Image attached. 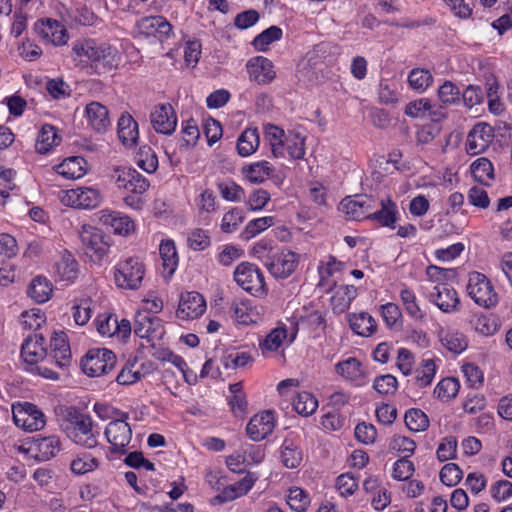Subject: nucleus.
<instances>
[{
  "label": "nucleus",
  "mask_w": 512,
  "mask_h": 512,
  "mask_svg": "<svg viewBox=\"0 0 512 512\" xmlns=\"http://www.w3.org/2000/svg\"><path fill=\"white\" fill-rule=\"evenodd\" d=\"M380 206V209H373L370 212L368 219L376 221L381 226L395 228L398 213L397 205L390 198H386L380 201Z\"/></svg>",
  "instance_id": "c756f323"
},
{
  "label": "nucleus",
  "mask_w": 512,
  "mask_h": 512,
  "mask_svg": "<svg viewBox=\"0 0 512 512\" xmlns=\"http://www.w3.org/2000/svg\"><path fill=\"white\" fill-rule=\"evenodd\" d=\"M438 99L444 106L453 105L460 100V90L451 81L446 80L437 91Z\"/></svg>",
  "instance_id": "052dcab7"
},
{
  "label": "nucleus",
  "mask_w": 512,
  "mask_h": 512,
  "mask_svg": "<svg viewBox=\"0 0 512 512\" xmlns=\"http://www.w3.org/2000/svg\"><path fill=\"white\" fill-rule=\"evenodd\" d=\"M471 173L474 179L481 184L488 185L489 181L494 179L493 164L484 157L476 159L471 164Z\"/></svg>",
  "instance_id": "de8ad7c7"
},
{
  "label": "nucleus",
  "mask_w": 512,
  "mask_h": 512,
  "mask_svg": "<svg viewBox=\"0 0 512 512\" xmlns=\"http://www.w3.org/2000/svg\"><path fill=\"white\" fill-rule=\"evenodd\" d=\"M62 428L76 445L85 449H93L98 445V433L93 430L91 416L73 406L63 410Z\"/></svg>",
  "instance_id": "f03ea898"
},
{
  "label": "nucleus",
  "mask_w": 512,
  "mask_h": 512,
  "mask_svg": "<svg viewBox=\"0 0 512 512\" xmlns=\"http://www.w3.org/2000/svg\"><path fill=\"white\" fill-rule=\"evenodd\" d=\"M61 137L57 134L54 126L45 124L38 133L35 149L39 154H46L58 145Z\"/></svg>",
  "instance_id": "72a5a7b5"
},
{
  "label": "nucleus",
  "mask_w": 512,
  "mask_h": 512,
  "mask_svg": "<svg viewBox=\"0 0 512 512\" xmlns=\"http://www.w3.org/2000/svg\"><path fill=\"white\" fill-rule=\"evenodd\" d=\"M351 329L360 336H370L376 329V322L371 315L365 312L349 316Z\"/></svg>",
  "instance_id": "ea45409f"
},
{
  "label": "nucleus",
  "mask_w": 512,
  "mask_h": 512,
  "mask_svg": "<svg viewBox=\"0 0 512 512\" xmlns=\"http://www.w3.org/2000/svg\"><path fill=\"white\" fill-rule=\"evenodd\" d=\"M244 214L240 208H232L230 211L223 215L221 221V230L225 233L235 231L238 226L243 222Z\"/></svg>",
  "instance_id": "69168bd1"
},
{
  "label": "nucleus",
  "mask_w": 512,
  "mask_h": 512,
  "mask_svg": "<svg viewBox=\"0 0 512 512\" xmlns=\"http://www.w3.org/2000/svg\"><path fill=\"white\" fill-rule=\"evenodd\" d=\"M85 164L82 157H69L57 165L56 171L66 179H79L86 173Z\"/></svg>",
  "instance_id": "f704fd0d"
},
{
  "label": "nucleus",
  "mask_w": 512,
  "mask_h": 512,
  "mask_svg": "<svg viewBox=\"0 0 512 512\" xmlns=\"http://www.w3.org/2000/svg\"><path fill=\"white\" fill-rule=\"evenodd\" d=\"M405 425L410 431L422 432L429 427V418L422 410L411 408L405 413Z\"/></svg>",
  "instance_id": "5fc2aeb1"
},
{
  "label": "nucleus",
  "mask_w": 512,
  "mask_h": 512,
  "mask_svg": "<svg viewBox=\"0 0 512 512\" xmlns=\"http://www.w3.org/2000/svg\"><path fill=\"white\" fill-rule=\"evenodd\" d=\"M397 387V379L391 374L378 376L373 382L374 390L381 395L394 394L397 390Z\"/></svg>",
  "instance_id": "774afa93"
},
{
  "label": "nucleus",
  "mask_w": 512,
  "mask_h": 512,
  "mask_svg": "<svg viewBox=\"0 0 512 512\" xmlns=\"http://www.w3.org/2000/svg\"><path fill=\"white\" fill-rule=\"evenodd\" d=\"M318 407V400L316 397L307 391H302L296 394L293 398L294 410L305 417L312 415Z\"/></svg>",
  "instance_id": "a18cd8bd"
},
{
  "label": "nucleus",
  "mask_w": 512,
  "mask_h": 512,
  "mask_svg": "<svg viewBox=\"0 0 512 512\" xmlns=\"http://www.w3.org/2000/svg\"><path fill=\"white\" fill-rule=\"evenodd\" d=\"M264 137L269 143L271 152L275 158L284 157L285 131L271 123L264 125Z\"/></svg>",
  "instance_id": "473e14b6"
},
{
  "label": "nucleus",
  "mask_w": 512,
  "mask_h": 512,
  "mask_svg": "<svg viewBox=\"0 0 512 512\" xmlns=\"http://www.w3.org/2000/svg\"><path fill=\"white\" fill-rule=\"evenodd\" d=\"M206 310V301L198 292H187L181 296L177 316L181 319H195Z\"/></svg>",
  "instance_id": "4be33fe9"
},
{
  "label": "nucleus",
  "mask_w": 512,
  "mask_h": 512,
  "mask_svg": "<svg viewBox=\"0 0 512 512\" xmlns=\"http://www.w3.org/2000/svg\"><path fill=\"white\" fill-rule=\"evenodd\" d=\"M187 241L189 247L195 251H202L211 244L208 231L201 228L192 230L188 235Z\"/></svg>",
  "instance_id": "338daca9"
},
{
  "label": "nucleus",
  "mask_w": 512,
  "mask_h": 512,
  "mask_svg": "<svg viewBox=\"0 0 512 512\" xmlns=\"http://www.w3.org/2000/svg\"><path fill=\"white\" fill-rule=\"evenodd\" d=\"M433 81L431 72L424 68H414L408 74L409 86L418 93L425 92L433 84Z\"/></svg>",
  "instance_id": "c03bdc74"
},
{
  "label": "nucleus",
  "mask_w": 512,
  "mask_h": 512,
  "mask_svg": "<svg viewBox=\"0 0 512 512\" xmlns=\"http://www.w3.org/2000/svg\"><path fill=\"white\" fill-rule=\"evenodd\" d=\"M159 254L162 266L168 276H171L178 266V254L172 240H164L160 243Z\"/></svg>",
  "instance_id": "4c0bfd02"
},
{
  "label": "nucleus",
  "mask_w": 512,
  "mask_h": 512,
  "mask_svg": "<svg viewBox=\"0 0 512 512\" xmlns=\"http://www.w3.org/2000/svg\"><path fill=\"white\" fill-rule=\"evenodd\" d=\"M12 415L15 425L27 432L39 431L46 425L44 413L29 402L13 404Z\"/></svg>",
  "instance_id": "1a4fd4ad"
},
{
  "label": "nucleus",
  "mask_w": 512,
  "mask_h": 512,
  "mask_svg": "<svg viewBox=\"0 0 512 512\" xmlns=\"http://www.w3.org/2000/svg\"><path fill=\"white\" fill-rule=\"evenodd\" d=\"M72 54L74 60L78 58L80 62L89 61L98 74L116 69L121 61L117 48L92 39L76 41L72 46Z\"/></svg>",
  "instance_id": "f257e3e1"
},
{
  "label": "nucleus",
  "mask_w": 512,
  "mask_h": 512,
  "mask_svg": "<svg viewBox=\"0 0 512 512\" xmlns=\"http://www.w3.org/2000/svg\"><path fill=\"white\" fill-rule=\"evenodd\" d=\"M134 333L149 342L161 339L164 333L162 321L145 310L137 311L134 317Z\"/></svg>",
  "instance_id": "f8f14e48"
},
{
  "label": "nucleus",
  "mask_w": 512,
  "mask_h": 512,
  "mask_svg": "<svg viewBox=\"0 0 512 512\" xmlns=\"http://www.w3.org/2000/svg\"><path fill=\"white\" fill-rule=\"evenodd\" d=\"M335 372L345 381L353 383L355 386L365 384V372L362 363L355 357H349L335 365Z\"/></svg>",
  "instance_id": "a878e982"
},
{
  "label": "nucleus",
  "mask_w": 512,
  "mask_h": 512,
  "mask_svg": "<svg viewBox=\"0 0 512 512\" xmlns=\"http://www.w3.org/2000/svg\"><path fill=\"white\" fill-rule=\"evenodd\" d=\"M302 461V452L292 440L285 439L281 447V462L286 468H297Z\"/></svg>",
  "instance_id": "8fccbe9b"
},
{
  "label": "nucleus",
  "mask_w": 512,
  "mask_h": 512,
  "mask_svg": "<svg viewBox=\"0 0 512 512\" xmlns=\"http://www.w3.org/2000/svg\"><path fill=\"white\" fill-rule=\"evenodd\" d=\"M492 139V128L486 123H477L471 129L466 139V151L470 155H477L488 148Z\"/></svg>",
  "instance_id": "aec40b11"
},
{
  "label": "nucleus",
  "mask_w": 512,
  "mask_h": 512,
  "mask_svg": "<svg viewBox=\"0 0 512 512\" xmlns=\"http://www.w3.org/2000/svg\"><path fill=\"white\" fill-rule=\"evenodd\" d=\"M233 277L238 286L253 296L263 297L268 292L262 271L253 263L237 265Z\"/></svg>",
  "instance_id": "39448f33"
},
{
  "label": "nucleus",
  "mask_w": 512,
  "mask_h": 512,
  "mask_svg": "<svg viewBox=\"0 0 512 512\" xmlns=\"http://www.w3.org/2000/svg\"><path fill=\"white\" fill-rule=\"evenodd\" d=\"M102 201L99 190L92 187H78L68 190L62 197V202L71 207L93 209Z\"/></svg>",
  "instance_id": "4468645a"
},
{
  "label": "nucleus",
  "mask_w": 512,
  "mask_h": 512,
  "mask_svg": "<svg viewBox=\"0 0 512 512\" xmlns=\"http://www.w3.org/2000/svg\"><path fill=\"white\" fill-rule=\"evenodd\" d=\"M440 341L445 348L455 354L463 352L468 346L465 335L459 332H446L440 337Z\"/></svg>",
  "instance_id": "13d9d810"
},
{
  "label": "nucleus",
  "mask_w": 512,
  "mask_h": 512,
  "mask_svg": "<svg viewBox=\"0 0 512 512\" xmlns=\"http://www.w3.org/2000/svg\"><path fill=\"white\" fill-rule=\"evenodd\" d=\"M51 282L42 276H37L28 287V295L37 303H44L48 301L52 295Z\"/></svg>",
  "instance_id": "58836bf2"
},
{
  "label": "nucleus",
  "mask_w": 512,
  "mask_h": 512,
  "mask_svg": "<svg viewBox=\"0 0 512 512\" xmlns=\"http://www.w3.org/2000/svg\"><path fill=\"white\" fill-rule=\"evenodd\" d=\"M299 258V254L291 250L277 249L265 256L264 266L274 278L285 279L295 271Z\"/></svg>",
  "instance_id": "9d476101"
},
{
  "label": "nucleus",
  "mask_w": 512,
  "mask_h": 512,
  "mask_svg": "<svg viewBox=\"0 0 512 512\" xmlns=\"http://www.w3.org/2000/svg\"><path fill=\"white\" fill-rule=\"evenodd\" d=\"M282 35V29L273 25L258 34L252 41V45L258 51H265L271 43L280 40Z\"/></svg>",
  "instance_id": "864d4df0"
},
{
  "label": "nucleus",
  "mask_w": 512,
  "mask_h": 512,
  "mask_svg": "<svg viewBox=\"0 0 512 512\" xmlns=\"http://www.w3.org/2000/svg\"><path fill=\"white\" fill-rule=\"evenodd\" d=\"M83 253L95 264H100L108 256L110 237L91 225H83L79 232Z\"/></svg>",
  "instance_id": "7ed1b4c3"
},
{
  "label": "nucleus",
  "mask_w": 512,
  "mask_h": 512,
  "mask_svg": "<svg viewBox=\"0 0 512 512\" xmlns=\"http://www.w3.org/2000/svg\"><path fill=\"white\" fill-rule=\"evenodd\" d=\"M470 324L482 336H492L498 331V322L494 315L474 314Z\"/></svg>",
  "instance_id": "79ce46f5"
},
{
  "label": "nucleus",
  "mask_w": 512,
  "mask_h": 512,
  "mask_svg": "<svg viewBox=\"0 0 512 512\" xmlns=\"http://www.w3.org/2000/svg\"><path fill=\"white\" fill-rule=\"evenodd\" d=\"M152 127L157 133L171 135L177 126V117L170 104H160L150 115Z\"/></svg>",
  "instance_id": "a211bd4d"
},
{
  "label": "nucleus",
  "mask_w": 512,
  "mask_h": 512,
  "mask_svg": "<svg viewBox=\"0 0 512 512\" xmlns=\"http://www.w3.org/2000/svg\"><path fill=\"white\" fill-rule=\"evenodd\" d=\"M273 224L274 217L272 216H265L251 220L247 223L240 236L243 240L248 241L271 227Z\"/></svg>",
  "instance_id": "6e6d98bb"
},
{
  "label": "nucleus",
  "mask_w": 512,
  "mask_h": 512,
  "mask_svg": "<svg viewBox=\"0 0 512 512\" xmlns=\"http://www.w3.org/2000/svg\"><path fill=\"white\" fill-rule=\"evenodd\" d=\"M305 140L301 133L289 131L285 137L284 151L287 150L290 158L294 160L303 159L306 153Z\"/></svg>",
  "instance_id": "37998d69"
},
{
  "label": "nucleus",
  "mask_w": 512,
  "mask_h": 512,
  "mask_svg": "<svg viewBox=\"0 0 512 512\" xmlns=\"http://www.w3.org/2000/svg\"><path fill=\"white\" fill-rule=\"evenodd\" d=\"M246 70L250 81L258 84H269L276 77V72L271 60L263 56H255L246 63Z\"/></svg>",
  "instance_id": "dca6fc26"
},
{
  "label": "nucleus",
  "mask_w": 512,
  "mask_h": 512,
  "mask_svg": "<svg viewBox=\"0 0 512 512\" xmlns=\"http://www.w3.org/2000/svg\"><path fill=\"white\" fill-rule=\"evenodd\" d=\"M45 339L42 334L34 333L28 336L21 346V357L29 365H35L47 355L44 346Z\"/></svg>",
  "instance_id": "393cba45"
},
{
  "label": "nucleus",
  "mask_w": 512,
  "mask_h": 512,
  "mask_svg": "<svg viewBox=\"0 0 512 512\" xmlns=\"http://www.w3.org/2000/svg\"><path fill=\"white\" fill-rule=\"evenodd\" d=\"M287 504L295 512H305L310 504L309 495L300 487H291Z\"/></svg>",
  "instance_id": "bf43d9fd"
},
{
  "label": "nucleus",
  "mask_w": 512,
  "mask_h": 512,
  "mask_svg": "<svg viewBox=\"0 0 512 512\" xmlns=\"http://www.w3.org/2000/svg\"><path fill=\"white\" fill-rule=\"evenodd\" d=\"M416 380L420 387L430 385L436 373V365L432 359H424L421 362V367L416 371Z\"/></svg>",
  "instance_id": "0e129e2a"
},
{
  "label": "nucleus",
  "mask_w": 512,
  "mask_h": 512,
  "mask_svg": "<svg viewBox=\"0 0 512 512\" xmlns=\"http://www.w3.org/2000/svg\"><path fill=\"white\" fill-rule=\"evenodd\" d=\"M232 317L239 325L256 324L263 320L265 310L262 306H251L249 301L234 300L231 304Z\"/></svg>",
  "instance_id": "5701e85b"
},
{
  "label": "nucleus",
  "mask_w": 512,
  "mask_h": 512,
  "mask_svg": "<svg viewBox=\"0 0 512 512\" xmlns=\"http://www.w3.org/2000/svg\"><path fill=\"white\" fill-rule=\"evenodd\" d=\"M273 173L272 165L265 160L257 161L242 167V174L249 182L261 184Z\"/></svg>",
  "instance_id": "7c9ffc66"
},
{
  "label": "nucleus",
  "mask_w": 512,
  "mask_h": 512,
  "mask_svg": "<svg viewBox=\"0 0 512 512\" xmlns=\"http://www.w3.org/2000/svg\"><path fill=\"white\" fill-rule=\"evenodd\" d=\"M56 272L60 280L71 282L78 274V263L76 259L69 253L62 256L61 260L56 264Z\"/></svg>",
  "instance_id": "3c124183"
},
{
  "label": "nucleus",
  "mask_w": 512,
  "mask_h": 512,
  "mask_svg": "<svg viewBox=\"0 0 512 512\" xmlns=\"http://www.w3.org/2000/svg\"><path fill=\"white\" fill-rule=\"evenodd\" d=\"M428 298L445 313L456 311L459 304L457 292L445 283L437 284L433 291L429 293Z\"/></svg>",
  "instance_id": "412c9836"
},
{
  "label": "nucleus",
  "mask_w": 512,
  "mask_h": 512,
  "mask_svg": "<svg viewBox=\"0 0 512 512\" xmlns=\"http://www.w3.org/2000/svg\"><path fill=\"white\" fill-rule=\"evenodd\" d=\"M118 137L127 147H132L137 143L138 123L129 114L122 115L118 120Z\"/></svg>",
  "instance_id": "2f4dec72"
},
{
  "label": "nucleus",
  "mask_w": 512,
  "mask_h": 512,
  "mask_svg": "<svg viewBox=\"0 0 512 512\" xmlns=\"http://www.w3.org/2000/svg\"><path fill=\"white\" fill-rule=\"evenodd\" d=\"M463 472L455 463L445 464L439 474L440 481L449 487L456 486L462 479Z\"/></svg>",
  "instance_id": "e2e57ef3"
},
{
  "label": "nucleus",
  "mask_w": 512,
  "mask_h": 512,
  "mask_svg": "<svg viewBox=\"0 0 512 512\" xmlns=\"http://www.w3.org/2000/svg\"><path fill=\"white\" fill-rule=\"evenodd\" d=\"M467 293L480 307L492 308L498 303V296L490 280L482 273L473 271L468 275Z\"/></svg>",
  "instance_id": "423d86ee"
},
{
  "label": "nucleus",
  "mask_w": 512,
  "mask_h": 512,
  "mask_svg": "<svg viewBox=\"0 0 512 512\" xmlns=\"http://www.w3.org/2000/svg\"><path fill=\"white\" fill-rule=\"evenodd\" d=\"M100 465L97 458L90 453H80L70 463L71 471L76 475H83L96 470Z\"/></svg>",
  "instance_id": "09e8293b"
},
{
  "label": "nucleus",
  "mask_w": 512,
  "mask_h": 512,
  "mask_svg": "<svg viewBox=\"0 0 512 512\" xmlns=\"http://www.w3.org/2000/svg\"><path fill=\"white\" fill-rule=\"evenodd\" d=\"M460 385L457 379L452 377H447L442 379L434 389V395L442 400L449 401L452 398L456 397L458 394Z\"/></svg>",
  "instance_id": "4d7b16f0"
},
{
  "label": "nucleus",
  "mask_w": 512,
  "mask_h": 512,
  "mask_svg": "<svg viewBox=\"0 0 512 512\" xmlns=\"http://www.w3.org/2000/svg\"><path fill=\"white\" fill-rule=\"evenodd\" d=\"M61 449L59 437L56 435H50L46 437L35 436L33 441L28 448L32 457L39 461H48L55 457Z\"/></svg>",
  "instance_id": "f3484780"
},
{
  "label": "nucleus",
  "mask_w": 512,
  "mask_h": 512,
  "mask_svg": "<svg viewBox=\"0 0 512 512\" xmlns=\"http://www.w3.org/2000/svg\"><path fill=\"white\" fill-rule=\"evenodd\" d=\"M288 336L286 326H280L272 329L259 343L262 354L266 352H276Z\"/></svg>",
  "instance_id": "a19ab883"
},
{
  "label": "nucleus",
  "mask_w": 512,
  "mask_h": 512,
  "mask_svg": "<svg viewBox=\"0 0 512 512\" xmlns=\"http://www.w3.org/2000/svg\"><path fill=\"white\" fill-rule=\"evenodd\" d=\"M400 299L404 306L406 313L415 320H422L425 316L424 312L419 306L415 293L403 285L400 290Z\"/></svg>",
  "instance_id": "49530a36"
},
{
  "label": "nucleus",
  "mask_w": 512,
  "mask_h": 512,
  "mask_svg": "<svg viewBox=\"0 0 512 512\" xmlns=\"http://www.w3.org/2000/svg\"><path fill=\"white\" fill-rule=\"evenodd\" d=\"M145 276V265L138 257L130 256L115 266V284L122 289L137 290Z\"/></svg>",
  "instance_id": "20e7f679"
},
{
  "label": "nucleus",
  "mask_w": 512,
  "mask_h": 512,
  "mask_svg": "<svg viewBox=\"0 0 512 512\" xmlns=\"http://www.w3.org/2000/svg\"><path fill=\"white\" fill-rule=\"evenodd\" d=\"M136 31L145 37H157L159 40L167 39L172 34V25L163 16L143 17L136 22Z\"/></svg>",
  "instance_id": "2eb2a0df"
},
{
  "label": "nucleus",
  "mask_w": 512,
  "mask_h": 512,
  "mask_svg": "<svg viewBox=\"0 0 512 512\" xmlns=\"http://www.w3.org/2000/svg\"><path fill=\"white\" fill-rule=\"evenodd\" d=\"M138 167L147 173H154L158 168V158L151 147L142 146L135 156Z\"/></svg>",
  "instance_id": "603ef678"
},
{
  "label": "nucleus",
  "mask_w": 512,
  "mask_h": 512,
  "mask_svg": "<svg viewBox=\"0 0 512 512\" xmlns=\"http://www.w3.org/2000/svg\"><path fill=\"white\" fill-rule=\"evenodd\" d=\"M221 197L227 201L239 202L244 195V190L232 180H224L217 183Z\"/></svg>",
  "instance_id": "680f3d73"
},
{
  "label": "nucleus",
  "mask_w": 512,
  "mask_h": 512,
  "mask_svg": "<svg viewBox=\"0 0 512 512\" xmlns=\"http://www.w3.org/2000/svg\"><path fill=\"white\" fill-rule=\"evenodd\" d=\"M376 208V201L367 195L348 196L340 202L339 209L350 220L368 219L370 212Z\"/></svg>",
  "instance_id": "ddd939ff"
},
{
  "label": "nucleus",
  "mask_w": 512,
  "mask_h": 512,
  "mask_svg": "<svg viewBox=\"0 0 512 512\" xmlns=\"http://www.w3.org/2000/svg\"><path fill=\"white\" fill-rule=\"evenodd\" d=\"M115 413L120 415V418L111 421L107 425L104 434L107 441L111 444V452L124 455L127 452V446L132 438L131 427L126 421L129 415L126 412H120L118 410H116Z\"/></svg>",
  "instance_id": "0eeeda50"
},
{
  "label": "nucleus",
  "mask_w": 512,
  "mask_h": 512,
  "mask_svg": "<svg viewBox=\"0 0 512 512\" xmlns=\"http://www.w3.org/2000/svg\"><path fill=\"white\" fill-rule=\"evenodd\" d=\"M274 427V414L267 410L254 415L250 419L246 432L253 441H261L273 432Z\"/></svg>",
  "instance_id": "6ab92c4d"
},
{
  "label": "nucleus",
  "mask_w": 512,
  "mask_h": 512,
  "mask_svg": "<svg viewBox=\"0 0 512 512\" xmlns=\"http://www.w3.org/2000/svg\"><path fill=\"white\" fill-rule=\"evenodd\" d=\"M86 117L89 125L97 132H105L110 126L111 121L109 118V112L106 106L99 102H91L87 104Z\"/></svg>",
  "instance_id": "c85d7f7f"
},
{
  "label": "nucleus",
  "mask_w": 512,
  "mask_h": 512,
  "mask_svg": "<svg viewBox=\"0 0 512 512\" xmlns=\"http://www.w3.org/2000/svg\"><path fill=\"white\" fill-rule=\"evenodd\" d=\"M39 35L55 46L65 45L68 41V33L64 25L54 19H46L37 26Z\"/></svg>",
  "instance_id": "bb28decb"
},
{
  "label": "nucleus",
  "mask_w": 512,
  "mask_h": 512,
  "mask_svg": "<svg viewBox=\"0 0 512 512\" xmlns=\"http://www.w3.org/2000/svg\"><path fill=\"white\" fill-rule=\"evenodd\" d=\"M100 223L115 234L126 236L134 231L133 220L118 211L102 210L99 216Z\"/></svg>",
  "instance_id": "b1692460"
},
{
  "label": "nucleus",
  "mask_w": 512,
  "mask_h": 512,
  "mask_svg": "<svg viewBox=\"0 0 512 512\" xmlns=\"http://www.w3.org/2000/svg\"><path fill=\"white\" fill-rule=\"evenodd\" d=\"M112 179L119 189H124L137 195L145 193L150 187L149 180L131 167H118L114 169Z\"/></svg>",
  "instance_id": "9b49d317"
},
{
  "label": "nucleus",
  "mask_w": 512,
  "mask_h": 512,
  "mask_svg": "<svg viewBox=\"0 0 512 512\" xmlns=\"http://www.w3.org/2000/svg\"><path fill=\"white\" fill-rule=\"evenodd\" d=\"M116 364L115 354L106 348L90 349L81 361L83 372L89 377L109 373Z\"/></svg>",
  "instance_id": "6e6552de"
},
{
  "label": "nucleus",
  "mask_w": 512,
  "mask_h": 512,
  "mask_svg": "<svg viewBox=\"0 0 512 512\" xmlns=\"http://www.w3.org/2000/svg\"><path fill=\"white\" fill-rule=\"evenodd\" d=\"M260 144V138L257 128H246L238 137L237 152L242 157L252 155Z\"/></svg>",
  "instance_id": "c9c22d12"
},
{
  "label": "nucleus",
  "mask_w": 512,
  "mask_h": 512,
  "mask_svg": "<svg viewBox=\"0 0 512 512\" xmlns=\"http://www.w3.org/2000/svg\"><path fill=\"white\" fill-rule=\"evenodd\" d=\"M51 354L60 368H66L71 363V349L68 337L63 331L55 332L51 338Z\"/></svg>",
  "instance_id": "cd10ccee"
},
{
  "label": "nucleus",
  "mask_w": 512,
  "mask_h": 512,
  "mask_svg": "<svg viewBox=\"0 0 512 512\" xmlns=\"http://www.w3.org/2000/svg\"><path fill=\"white\" fill-rule=\"evenodd\" d=\"M357 296V288L353 285H342L337 288L331 297L333 310L337 313H343L349 309L352 301Z\"/></svg>",
  "instance_id": "e433bc0d"
}]
</instances>
